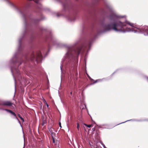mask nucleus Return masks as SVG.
<instances>
[{
	"mask_svg": "<svg viewBox=\"0 0 148 148\" xmlns=\"http://www.w3.org/2000/svg\"><path fill=\"white\" fill-rule=\"evenodd\" d=\"M47 55V53H46L45 54V57Z\"/></svg>",
	"mask_w": 148,
	"mask_h": 148,
	"instance_id": "obj_33",
	"label": "nucleus"
},
{
	"mask_svg": "<svg viewBox=\"0 0 148 148\" xmlns=\"http://www.w3.org/2000/svg\"><path fill=\"white\" fill-rule=\"evenodd\" d=\"M63 7L64 8V9H65V5H63Z\"/></svg>",
	"mask_w": 148,
	"mask_h": 148,
	"instance_id": "obj_32",
	"label": "nucleus"
},
{
	"mask_svg": "<svg viewBox=\"0 0 148 148\" xmlns=\"http://www.w3.org/2000/svg\"><path fill=\"white\" fill-rule=\"evenodd\" d=\"M18 116L22 120L23 122H24V119L19 114H18Z\"/></svg>",
	"mask_w": 148,
	"mask_h": 148,
	"instance_id": "obj_15",
	"label": "nucleus"
},
{
	"mask_svg": "<svg viewBox=\"0 0 148 148\" xmlns=\"http://www.w3.org/2000/svg\"><path fill=\"white\" fill-rule=\"evenodd\" d=\"M32 21H33V22H34V23L35 24H36V21H38V20H37V21H36V20H34Z\"/></svg>",
	"mask_w": 148,
	"mask_h": 148,
	"instance_id": "obj_24",
	"label": "nucleus"
},
{
	"mask_svg": "<svg viewBox=\"0 0 148 148\" xmlns=\"http://www.w3.org/2000/svg\"><path fill=\"white\" fill-rule=\"evenodd\" d=\"M140 30V33L143 34L145 36H148V27L146 26H144L140 28H136Z\"/></svg>",
	"mask_w": 148,
	"mask_h": 148,
	"instance_id": "obj_5",
	"label": "nucleus"
},
{
	"mask_svg": "<svg viewBox=\"0 0 148 148\" xmlns=\"http://www.w3.org/2000/svg\"><path fill=\"white\" fill-rule=\"evenodd\" d=\"M112 11L113 12H114V11H113V10Z\"/></svg>",
	"mask_w": 148,
	"mask_h": 148,
	"instance_id": "obj_40",
	"label": "nucleus"
},
{
	"mask_svg": "<svg viewBox=\"0 0 148 148\" xmlns=\"http://www.w3.org/2000/svg\"><path fill=\"white\" fill-rule=\"evenodd\" d=\"M99 127L100 128H104L105 129H110L111 128L109 127V125L106 124H103L100 125L99 126Z\"/></svg>",
	"mask_w": 148,
	"mask_h": 148,
	"instance_id": "obj_9",
	"label": "nucleus"
},
{
	"mask_svg": "<svg viewBox=\"0 0 148 148\" xmlns=\"http://www.w3.org/2000/svg\"><path fill=\"white\" fill-rule=\"evenodd\" d=\"M15 119H16L18 121V123H19V124L21 126H22L21 125V122L16 117Z\"/></svg>",
	"mask_w": 148,
	"mask_h": 148,
	"instance_id": "obj_18",
	"label": "nucleus"
},
{
	"mask_svg": "<svg viewBox=\"0 0 148 148\" xmlns=\"http://www.w3.org/2000/svg\"><path fill=\"white\" fill-rule=\"evenodd\" d=\"M91 40L86 41L82 43L80 46L74 49L73 47L78 43V41L76 42L73 45H67L66 44H62L61 46L67 49V51L65 56V58L66 59V61L69 63L71 62V64L73 66V62L75 58H77L79 55L80 54H82L86 53V55L90 49L92 43ZM86 55L85 57H86ZM86 58H85V61Z\"/></svg>",
	"mask_w": 148,
	"mask_h": 148,
	"instance_id": "obj_2",
	"label": "nucleus"
},
{
	"mask_svg": "<svg viewBox=\"0 0 148 148\" xmlns=\"http://www.w3.org/2000/svg\"><path fill=\"white\" fill-rule=\"evenodd\" d=\"M5 111H6L10 113L11 115L13 116L14 117H13V118H15L17 117L16 114L12 110H8L7 109H5Z\"/></svg>",
	"mask_w": 148,
	"mask_h": 148,
	"instance_id": "obj_8",
	"label": "nucleus"
},
{
	"mask_svg": "<svg viewBox=\"0 0 148 148\" xmlns=\"http://www.w3.org/2000/svg\"><path fill=\"white\" fill-rule=\"evenodd\" d=\"M67 18L68 20L70 22H73L75 20V17L72 16H68Z\"/></svg>",
	"mask_w": 148,
	"mask_h": 148,
	"instance_id": "obj_10",
	"label": "nucleus"
},
{
	"mask_svg": "<svg viewBox=\"0 0 148 148\" xmlns=\"http://www.w3.org/2000/svg\"><path fill=\"white\" fill-rule=\"evenodd\" d=\"M30 60L34 63L35 64L39 62H41L42 60V57L41 52L38 51L36 53H32L31 56Z\"/></svg>",
	"mask_w": 148,
	"mask_h": 148,
	"instance_id": "obj_4",
	"label": "nucleus"
},
{
	"mask_svg": "<svg viewBox=\"0 0 148 148\" xmlns=\"http://www.w3.org/2000/svg\"><path fill=\"white\" fill-rule=\"evenodd\" d=\"M141 121L140 120H136V119H130V120H127L125 121H124V122H122V123H119L117 125H119V124H122V123H124L126 122H127L128 121Z\"/></svg>",
	"mask_w": 148,
	"mask_h": 148,
	"instance_id": "obj_12",
	"label": "nucleus"
},
{
	"mask_svg": "<svg viewBox=\"0 0 148 148\" xmlns=\"http://www.w3.org/2000/svg\"><path fill=\"white\" fill-rule=\"evenodd\" d=\"M43 102L45 104H46V103H47L46 101L44 99H43Z\"/></svg>",
	"mask_w": 148,
	"mask_h": 148,
	"instance_id": "obj_21",
	"label": "nucleus"
},
{
	"mask_svg": "<svg viewBox=\"0 0 148 148\" xmlns=\"http://www.w3.org/2000/svg\"><path fill=\"white\" fill-rule=\"evenodd\" d=\"M84 125L88 128H90L92 125H87L85 124H84Z\"/></svg>",
	"mask_w": 148,
	"mask_h": 148,
	"instance_id": "obj_16",
	"label": "nucleus"
},
{
	"mask_svg": "<svg viewBox=\"0 0 148 148\" xmlns=\"http://www.w3.org/2000/svg\"><path fill=\"white\" fill-rule=\"evenodd\" d=\"M92 130H95V128H94L93 129H92Z\"/></svg>",
	"mask_w": 148,
	"mask_h": 148,
	"instance_id": "obj_38",
	"label": "nucleus"
},
{
	"mask_svg": "<svg viewBox=\"0 0 148 148\" xmlns=\"http://www.w3.org/2000/svg\"><path fill=\"white\" fill-rule=\"evenodd\" d=\"M77 127L78 130H79V124L78 123H77Z\"/></svg>",
	"mask_w": 148,
	"mask_h": 148,
	"instance_id": "obj_23",
	"label": "nucleus"
},
{
	"mask_svg": "<svg viewBox=\"0 0 148 148\" xmlns=\"http://www.w3.org/2000/svg\"><path fill=\"white\" fill-rule=\"evenodd\" d=\"M101 143V145H103V143H102V142H101V143Z\"/></svg>",
	"mask_w": 148,
	"mask_h": 148,
	"instance_id": "obj_37",
	"label": "nucleus"
},
{
	"mask_svg": "<svg viewBox=\"0 0 148 148\" xmlns=\"http://www.w3.org/2000/svg\"><path fill=\"white\" fill-rule=\"evenodd\" d=\"M117 70L116 71H115L112 74V75L113 74H114V73H115L117 71Z\"/></svg>",
	"mask_w": 148,
	"mask_h": 148,
	"instance_id": "obj_29",
	"label": "nucleus"
},
{
	"mask_svg": "<svg viewBox=\"0 0 148 148\" xmlns=\"http://www.w3.org/2000/svg\"><path fill=\"white\" fill-rule=\"evenodd\" d=\"M105 79L104 78H103V79H97L96 80H95L94 82H93V83H92V84H91V85H93V84H94L97 82H101L102 81L103 79Z\"/></svg>",
	"mask_w": 148,
	"mask_h": 148,
	"instance_id": "obj_11",
	"label": "nucleus"
},
{
	"mask_svg": "<svg viewBox=\"0 0 148 148\" xmlns=\"http://www.w3.org/2000/svg\"><path fill=\"white\" fill-rule=\"evenodd\" d=\"M13 103L9 101H4L1 103H0V105L5 106H11Z\"/></svg>",
	"mask_w": 148,
	"mask_h": 148,
	"instance_id": "obj_7",
	"label": "nucleus"
},
{
	"mask_svg": "<svg viewBox=\"0 0 148 148\" xmlns=\"http://www.w3.org/2000/svg\"><path fill=\"white\" fill-rule=\"evenodd\" d=\"M59 124L60 127V128H61L62 127L61 126V123L60 122L59 123Z\"/></svg>",
	"mask_w": 148,
	"mask_h": 148,
	"instance_id": "obj_27",
	"label": "nucleus"
},
{
	"mask_svg": "<svg viewBox=\"0 0 148 148\" xmlns=\"http://www.w3.org/2000/svg\"><path fill=\"white\" fill-rule=\"evenodd\" d=\"M85 107H86V106L85 105H84Z\"/></svg>",
	"mask_w": 148,
	"mask_h": 148,
	"instance_id": "obj_39",
	"label": "nucleus"
},
{
	"mask_svg": "<svg viewBox=\"0 0 148 148\" xmlns=\"http://www.w3.org/2000/svg\"><path fill=\"white\" fill-rule=\"evenodd\" d=\"M147 79H148V77H147Z\"/></svg>",
	"mask_w": 148,
	"mask_h": 148,
	"instance_id": "obj_42",
	"label": "nucleus"
},
{
	"mask_svg": "<svg viewBox=\"0 0 148 148\" xmlns=\"http://www.w3.org/2000/svg\"><path fill=\"white\" fill-rule=\"evenodd\" d=\"M95 148H98V147H95Z\"/></svg>",
	"mask_w": 148,
	"mask_h": 148,
	"instance_id": "obj_41",
	"label": "nucleus"
},
{
	"mask_svg": "<svg viewBox=\"0 0 148 148\" xmlns=\"http://www.w3.org/2000/svg\"><path fill=\"white\" fill-rule=\"evenodd\" d=\"M46 123V121H43V124H45Z\"/></svg>",
	"mask_w": 148,
	"mask_h": 148,
	"instance_id": "obj_30",
	"label": "nucleus"
},
{
	"mask_svg": "<svg viewBox=\"0 0 148 148\" xmlns=\"http://www.w3.org/2000/svg\"><path fill=\"white\" fill-rule=\"evenodd\" d=\"M124 16H120L113 12L111 14L108 16V19L110 22L108 23H103L102 26L103 30L101 31L102 33L113 30L116 32L125 33L126 32H132L134 33H140V30H132L131 29L128 30H125L127 28V24L132 27H133L134 24L130 23L128 21L122 22L118 21V19L123 18Z\"/></svg>",
	"mask_w": 148,
	"mask_h": 148,
	"instance_id": "obj_1",
	"label": "nucleus"
},
{
	"mask_svg": "<svg viewBox=\"0 0 148 148\" xmlns=\"http://www.w3.org/2000/svg\"><path fill=\"white\" fill-rule=\"evenodd\" d=\"M84 108H82V106L80 107V109L82 110H83Z\"/></svg>",
	"mask_w": 148,
	"mask_h": 148,
	"instance_id": "obj_26",
	"label": "nucleus"
},
{
	"mask_svg": "<svg viewBox=\"0 0 148 148\" xmlns=\"http://www.w3.org/2000/svg\"><path fill=\"white\" fill-rule=\"evenodd\" d=\"M101 143V145H103V143H102V142H101V143Z\"/></svg>",
	"mask_w": 148,
	"mask_h": 148,
	"instance_id": "obj_36",
	"label": "nucleus"
},
{
	"mask_svg": "<svg viewBox=\"0 0 148 148\" xmlns=\"http://www.w3.org/2000/svg\"><path fill=\"white\" fill-rule=\"evenodd\" d=\"M5 109H4V108H0V110H2L5 111V110H5Z\"/></svg>",
	"mask_w": 148,
	"mask_h": 148,
	"instance_id": "obj_22",
	"label": "nucleus"
},
{
	"mask_svg": "<svg viewBox=\"0 0 148 148\" xmlns=\"http://www.w3.org/2000/svg\"><path fill=\"white\" fill-rule=\"evenodd\" d=\"M52 139H53V142L54 143H55V139H54L53 138H52Z\"/></svg>",
	"mask_w": 148,
	"mask_h": 148,
	"instance_id": "obj_25",
	"label": "nucleus"
},
{
	"mask_svg": "<svg viewBox=\"0 0 148 148\" xmlns=\"http://www.w3.org/2000/svg\"><path fill=\"white\" fill-rule=\"evenodd\" d=\"M49 131L50 132V133H51V134H52L53 133V132L52 131V128H50L49 129Z\"/></svg>",
	"mask_w": 148,
	"mask_h": 148,
	"instance_id": "obj_19",
	"label": "nucleus"
},
{
	"mask_svg": "<svg viewBox=\"0 0 148 148\" xmlns=\"http://www.w3.org/2000/svg\"><path fill=\"white\" fill-rule=\"evenodd\" d=\"M51 42L54 45H58V41L56 38L52 34H51L50 33L49 37L48 38Z\"/></svg>",
	"mask_w": 148,
	"mask_h": 148,
	"instance_id": "obj_6",
	"label": "nucleus"
},
{
	"mask_svg": "<svg viewBox=\"0 0 148 148\" xmlns=\"http://www.w3.org/2000/svg\"><path fill=\"white\" fill-rule=\"evenodd\" d=\"M107 8H108L110 9V10H112L113 8H112V6H110V5L109 6V5H107Z\"/></svg>",
	"mask_w": 148,
	"mask_h": 148,
	"instance_id": "obj_14",
	"label": "nucleus"
},
{
	"mask_svg": "<svg viewBox=\"0 0 148 148\" xmlns=\"http://www.w3.org/2000/svg\"><path fill=\"white\" fill-rule=\"evenodd\" d=\"M102 145L103 146L104 148H106L105 146V145L104 144H103V145Z\"/></svg>",
	"mask_w": 148,
	"mask_h": 148,
	"instance_id": "obj_28",
	"label": "nucleus"
},
{
	"mask_svg": "<svg viewBox=\"0 0 148 148\" xmlns=\"http://www.w3.org/2000/svg\"><path fill=\"white\" fill-rule=\"evenodd\" d=\"M86 74L90 79L92 81H94V80L93 79H92L87 73H86Z\"/></svg>",
	"mask_w": 148,
	"mask_h": 148,
	"instance_id": "obj_17",
	"label": "nucleus"
},
{
	"mask_svg": "<svg viewBox=\"0 0 148 148\" xmlns=\"http://www.w3.org/2000/svg\"><path fill=\"white\" fill-rule=\"evenodd\" d=\"M62 64H61V65L60 66V69H61V71L62 73Z\"/></svg>",
	"mask_w": 148,
	"mask_h": 148,
	"instance_id": "obj_20",
	"label": "nucleus"
},
{
	"mask_svg": "<svg viewBox=\"0 0 148 148\" xmlns=\"http://www.w3.org/2000/svg\"><path fill=\"white\" fill-rule=\"evenodd\" d=\"M61 86V84H60V88H59V89H60V88H60Z\"/></svg>",
	"mask_w": 148,
	"mask_h": 148,
	"instance_id": "obj_34",
	"label": "nucleus"
},
{
	"mask_svg": "<svg viewBox=\"0 0 148 148\" xmlns=\"http://www.w3.org/2000/svg\"><path fill=\"white\" fill-rule=\"evenodd\" d=\"M24 27L25 30L23 31V34L21 36L18 40L19 45L18 48V51L16 52L10 60V68L11 72L13 76L15 83V93L16 91V80L15 78L14 73H15L17 77H20L21 73L18 69V66L21 64L23 61L22 59L17 56L18 53L20 51V49L21 47V41L26 33V30L27 28V23H25Z\"/></svg>",
	"mask_w": 148,
	"mask_h": 148,
	"instance_id": "obj_3",
	"label": "nucleus"
},
{
	"mask_svg": "<svg viewBox=\"0 0 148 148\" xmlns=\"http://www.w3.org/2000/svg\"><path fill=\"white\" fill-rule=\"evenodd\" d=\"M46 105H47V107H49V105L47 104V103H46Z\"/></svg>",
	"mask_w": 148,
	"mask_h": 148,
	"instance_id": "obj_31",
	"label": "nucleus"
},
{
	"mask_svg": "<svg viewBox=\"0 0 148 148\" xmlns=\"http://www.w3.org/2000/svg\"><path fill=\"white\" fill-rule=\"evenodd\" d=\"M5 1L8 4H9L10 5L14 7V5L11 2H10L8 0H3Z\"/></svg>",
	"mask_w": 148,
	"mask_h": 148,
	"instance_id": "obj_13",
	"label": "nucleus"
},
{
	"mask_svg": "<svg viewBox=\"0 0 148 148\" xmlns=\"http://www.w3.org/2000/svg\"><path fill=\"white\" fill-rule=\"evenodd\" d=\"M70 95H72V92H70Z\"/></svg>",
	"mask_w": 148,
	"mask_h": 148,
	"instance_id": "obj_35",
	"label": "nucleus"
}]
</instances>
